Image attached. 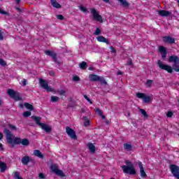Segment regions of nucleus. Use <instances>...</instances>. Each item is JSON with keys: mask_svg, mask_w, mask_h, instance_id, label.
Instances as JSON below:
<instances>
[{"mask_svg": "<svg viewBox=\"0 0 179 179\" xmlns=\"http://www.w3.org/2000/svg\"><path fill=\"white\" fill-rule=\"evenodd\" d=\"M3 132L6 136L7 143H8V145H10L11 148H15V145H20L22 138L18 137L15 138V136L9 129L5 128Z\"/></svg>", "mask_w": 179, "mask_h": 179, "instance_id": "f257e3e1", "label": "nucleus"}, {"mask_svg": "<svg viewBox=\"0 0 179 179\" xmlns=\"http://www.w3.org/2000/svg\"><path fill=\"white\" fill-rule=\"evenodd\" d=\"M126 165L122 166L123 172L127 174H130V176H135L136 174V170H135V166L134 164L130 161H125Z\"/></svg>", "mask_w": 179, "mask_h": 179, "instance_id": "f03ea898", "label": "nucleus"}, {"mask_svg": "<svg viewBox=\"0 0 179 179\" xmlns=\"http://www.w3.org/2000/svg\"><path fill=\"white\" fill-rule=\"evenodd\" d=\"M7 93L9 97H10V99H13L15 101H22V100H23V98H22V94H20V92L15 91L13 89H8L7 90Z\"/></svg>", "mask_w": 179, "mask_h": 179, "instance_id": "7ed1b4c3", "label": "nucleus"}, {"mask_svg": "<svg viewBox=\"0 0 179 179\" xmlns=\"http://www.w3.org/2000/svg\"><path fill=\"white\" fill-rule=\"evenodd\" d=\"M169 62H173V69L176 71V72H179V58L178 56L172 55L169 57Z\"/></svg>", "mask_w": 179, "mask_h": 179, "instance_id": "20e7f679", "label": "nucleus"}, {"mask_svg": "<svg viewBox=\"0 0 179 179\" xmlns=\"http://www.w3.org/2000/svg\"><path fill=\"white\" fill-rule=\"evenodd\" d=\"M89 79L91 80V82H100L101 85H107V81H106L104 78L99 76L96 74H90L89 76Z\"/></svg>", "mask_w": 179, "mask_h": 179, "instance_id": "39448f33", "label": "nucleus"}, {"mask_svg": "<svg viewBox=\"0 0 179 179\" xmlns=\"http://www.w3.org/2000/svg\"><path fill=\"white\" fill-rule=\"evenodd\" d=\"M45 55L51 57L53 62H55V64H57V65H59V66L62 64L61 62L58 61V59L57 58V55L54 50H45Z\"/></svg>", "mask_w": 179, "mask_h": 179, "instance_id": "423d86ee", "label": "nucleus"}, {"mask_svg": "<svg viewBox=\"0 0 179 179\" xmlns=\"http://www.w3.org/2000/svg\"><path fill=\"white\" fill-rule=\"evenodd\" d=\"M157 65L159 69H163L164 71H166L169 73H173V67L169 66L167 64H164L163 62L161 60H158Z\"/></svg>", "mask_w": 179, "mask_h": 179, "instance_id": "0eeeda50", "label": "nucleus"}, {"mask_svg": "<svg viewBox=\"0 0 179 179\" xmlns=\"http://www.w3.org/2000/svg\"><path fill=\"white\" fill-rule=\"evenodd\" d=\"M169 170L172 176L175 177V178L179 179V166L176 164H171L169 166Z\"/></svg>", "mask_w": 179, "mask_h": 179, "instance_id": "6e6552de", "label": "nucleus"}, {"mask_svg": "<svg viewBox=\"0 0 179 179\" xmlns=\"http://www.w3.org/2000/svg\"><path fill=\"white\" fill-rule=\"evenodd\" d=\"M136 97H138V99H141L143 103H150V101H152V99H150V96L146 95V94L145 93L137 92L136 94Z\"/></svg>", "mask_w": 179, "mask_h": 179, "instance_id": "1a4fd4ad", "label": "nucleus"}, {"mask_svg": "<svg viewBox=\"0 0 179 179\" xmlns=\"http://www.w3.org/2000/svg\"><path fill=\"white\" fill-rule=\"evenodd\" d=\"M66 132L67 135H69L71 139H73L74 141H78V136H76V131L73 130L72 128L67 126L66 127Z\"/></svg>", "mask_w": 179, "mask_h": 179, "instance_id": "9d476101", "label": "nucleus"}, {"mask_svg": "<svg viewBox=\"0 0 179 179\" xmlns=\"http://www.w3.org/2000/svg\"><path fill=\"white\" fill-rule=\"evenodd\" d=\"M90 10L94 20L99 22V23H103V17L99 14L97 10L95 8H91Z\"/></svg>", "mask_w": 179, "mask_h": 179, "instance_id": "9b49d317", "label": "nucleus"}, {"mask_svg": "<svg viewBox=\"0 0 179 179\" xmlns=\"http://www.w3.org/2000/svg\"><path fill=\"white\" fill-rule=\"evenodd\" d=\"M39 83L41 87H42L43 89H45L47 92H52V88L51 87L48 86V82L47 80L43 79V78H39Z\"/></svg>", "mask_w": 179, "mask_h": 179, "instance_id": "f8f14e48", "label": "nucleus"}, {"mask_svg": "<svg viewBox=\"0 0 179 179\" xmlns=\"http://www.w3.org/2000/svg\"><path fill=\"white\" fill-rule=\"evenodd\" d=\"M164 43H167L168 44H174L176 43V38L170 36H166L163 37Z\"/></svg>", "mask_w": 179, "mask_h": 179, "instance_id": "ddd939ff", "label": "nucleus"}, {"mask_svg": "<svg viewBox=\"0 0 179 179\" xmlns=\"http://www.w3.org/2000/svg\"><path fill=\"white\" fill-rule=\"evenodd\" d=\"M138 167L140 169L141 177H142V178H146L148 175H146V172H145L142 162H138Z\"/></svg>", "mask_w": 179, "mask_h": 179, "instance_id": "4468645a", "label": "nucleus"}, {"mask_svg": "<svg viewBox=\"0 0 179 179\" xmlns=\"http://www.w3.org/2000/svg\"><path fill=\"white\" fill-rule=\"evenodd\" d=\"M158 15H159V16L167 17V16H170V15H171V13L165 10H159L158 11Z\"/></svg>", "mask_w": 179, "mask_h": 179, "instance_id": "2eb2a0df", "label": "nucleus"}, {"mask_svg": "<svg viewBox=\"0 0 179 179\" xmlns=\"http://www.w3.org/2000/svg\"><path fill=\"white\" fill-rule=\"evenodd\" d=\"M21 162L24 166H27L31 162V159H30V157L24 156L22 158Z\"/></svg>", "mask_w": 179, "mask_h": 179, "instance_id": "dca6fc26", "label": "nucleus"}, {"mask_svg": "<svg viewBox=\"0 0 179 179\" xmlns=\"http://www.w3.org/2000/svg\"><path fill=\"white\" fill-rule=\"evenodd\" d=\"M97 41H99L100 43H106L108 45H110V41H108V39L104 38L103 36H99L96 37Z\"/></svg>", "mask_w": 179, "mask_h": 179, "instance_id": "f3484780", "label": "nucleus"}, {"mask_svg": "<svg viewBox=\"0 0 179 179\" xmlns=\"http://www.w3.org/2000/svg\"><path fill=\"white\" fill-rule=\"evenodd\" d=\"M31 118L33 120L35 121L36 125H38L39 127H41L43 124V123L40 122V121H41V117L32 116Z\"/></svg>", "mask_w": 179, "mask_h": 179, "instance_id": "a211bd4d", "label": "nucleus"}, {"mask_svg": "<svg viewBox=\"0 0 179 179\" xmlns=\"http://www.w3.org/2000/svg\"><path fill=\"white\" fill-rule=\"evenodd\" d=\"M89 150L91 152V153H94L96 152V146L92 143H89L87 145Z\"/></svg>", "mask_w": 179, "mask_h": 179, "instance_id": "6ab92c4d", "label": "nucleus"}, {"mask_svg": "<svg viewBox=\"0 0 179 179\" xmlns=\"http://www.w3.org/2000/svg\"><path fill=\"white\" fill-rule=\"evenodd\" d=\"M34 156H36V157H39V159H44V155L43 153H41V151L38 150H35L34 151Z\"/></svg>", "mask_w": 179, "mask_h": 179, "instance_id": "aec40b11", "label": "nucleus"}, {"mask_svg": "<svg viewBox=\"0 0 179 179\" xmlns=\"http://www.w3.org/2000/svg\"><path fill=\"white\" fill-rule=\"evenodd\" d=\"M50 2L52 3V6H53V8H56L57 9H59L62 8L61 4H59L58 2H57V0H50Z\"/></svg>", "mask_w": 179, "mask_h": 179, "instance_id": "412c9836", "label": "nucleus"}, {"mask_svg": "<svg viewBox=\"0 0 179 179\" xmlns=\"http://www.w3.org/2000/svg\"><path fill=\"white\" fill-rule=\"evenodd\" d=\"M41 128H42V129H43V131H45L48 134H49V132H51V127L44 123L41 126Z\"/></svg>", "mask_w": 179, "mask_h": 179, "instance_id": "4be33fe9", "label": "nucleus"}, {"mask_svg": "<svg viewBox=\"0 0 179 179\" xmlns=\"http://www.w3.org/2000/svg\"><path fill=\"white\" fill-rule=\"evenodd\" d=\"M120 3L121 6L123 8H129V3L127 0H117Z\"/></svg>", "mask_w": 179, "mask_h": 179, "instance_id": "5701e85b", "label": "nucleus"}, {"mask_svg": "<svg viewBox=\"0 0 179 179\" xmlns=\"http://www.w3.org/2000/svg\"><path fill=\"white\" fill-rule=\"evenodd\" d=\"M0 169L1 173H5V171L8 169V165L5 162L0 163Z\"/></svg>", "mask_w": 179, "mask_h": 179, "instance_id": "b1692460", "label": "nucleus"}, {"mask_svg": "<svg viewBox=\"0 0 179 179\" xmlns=\"http://www.w3.org/2000/svg\"><path fill=\"white\" fill-rule=\"evenodd\" d=\"M83 120L84 121V127H89L90 125V120L89 118H87V117L84 116Z\"/></svg>", "mask_w": 179, "mask_h": 179, "instance_id": "393cba45", "label": "nucleus"}, {"mask_svg": "<svg viewBox=\"0 0 179 179\" xmlns=\"http://www.w3.org/2000/svg\"><path fill=\"white\" fill-rule=\"evenodd\" d=\"M24 107H26V108L27 110H30V111H33V110H34V106H33V105L26 102L24 103Z\"/></svg>", "mask_w": 179, "mask_h": 179, "instance_id": "a878e982", "label": "nucleus"}, {"mask_svg": "<svg viewBox=\"0 0 179 179\" xmlns=\"http://www.w3.org/2000/svg\"><path fill=\"white\" fill-rule=\"evenodd\" d=\"M124 149L127 150L128 152L132 150V145L131 144L124 143Z\"/></svg>", "mask_w": 179, "mask_h": 179, "instance_id": "bb28decb", "label": "nucleus"}, {"mask_svg": "<svg viewBox=\"0 0 179 179\" xmlns=\"http://www.w3.org/2000/svg\"><path fill=\"white\" fill-rule=\"evenodd\" d=\"M79 66L80 69L85 70L87 68V63H86V62H83L80 63Z\"/></svg>", "mask_w": 179, "mask_h": 179, "instance_id": "cd10ccee", "label": "nucleus"}, {"mask_svg": "<svg viewBox=\"0 0 179 179\" xmlns=\"http://www.w3.org/2000/svg\"><path fill=\"white\" fill-rule=\"evenodd\" d=\"M20 143L22 144L23 146H29V139H27V138L21 139Z\"/></svg>", "mask_w": 179, "mask_h": 179, "instance_id": "c85d7f7f", "label": "nucleus"}, {"mask_svg": "<svg viewBox=\"0 0 179 179\" xmlns=\"http://www.w3.org/2000/svg\"><path fill=\"white\" fill-rule=\"evenodd\" d=\"M55 174L56 176H59L60 177H65V173H64V171L57 169V171L55 172Z\"/></svg>", "mask_w": 179, "mask_h": 179, "instance_id": "c756f323", "label": "nucleus"}, {"mask_svg": "<svg viewBox=\"0 0 179 179\" xmlns=\"http://www.w3.org/2000/svg\"><path fill=\"white\" fill-rule=\"evenodd\" d=\"M50 170H52V171L55 173V172H57L58 170V166L56 164L51 165Z\"/></svg>", "mask_w": 179, "mask_h": 179, "instance_id": "7c9ffc66", "label": "nucleus"}, {"mask_svg": "<svg viewBox=\"0 0 179 179\" xmlns=\"http://www.w3.org/2000/svg\"><path fill=\"white\" fill-rule=\"evenodd\" d=\"M14 178L15 179H23V178L20 177V173L18 171L14 172Z\"/></svg>", "mask_w": 179, "mask_h": 179, "instance_id": "2f4dec72", "label": "nucleus"}, {"mask_svg": "<svg viewBox=\"0 0 179 179\" xmlns=\"http://www.w3.org/2000/svg\"><path fill=\"white\" fill-rule=\"evenodd\" d=\"M140 112L141 113L142 115L145 117V118H148V117H149L148 113L146 112V110H145V109H140Z\"/></svg>", "mask_w": 179, "mask_h": 179, "instance_id": "473e14b6", "label": "nucleus"}, {"mask_svg": "<svg viewBox=\"0 0 179 179\" xmlns=\"http://www.w3.org/2000/svg\"><path fill=\"white\" fill-rule=\"evenodd\" d=\"M159 52H161V54L167 52V50H166V48H164V46H159Z\"/></svg>", "mask_w": 179, "mask_h": 179, "instance_id": "72a5a7b5", "label": "nucleus"}, {"mask_svg": "<svg viewBox=\"0 0 179 179\" xmlns=\"http://www.w3.org/2000/svg\"><path fill=\"white\" fill-rule=\"evenodd\" d=\"M51 101L52 103H57V101H59V97L58 96H51Z\"/></svg>", "mask_w": 179, "mask_h": 179, "instance_id": "f704fd0d", "label": "nucleus"}, {"mask_svg": "<svg viewBox=\"0 0 179 179\" xmlns=\"http://www.w3.org/2000/svg\"><path fill=\"white\" fill-rule=\"evenodd\" d=\"M94 34L95 36H99V34H101V30L100 29H99V27H96Z\"/></svg>", "mask_w": 179, "mask_h": 179, "instance_id": "c9c22d12", "label": "nucleus"}, {"mask_svg": "<svg viewBox=\"0 0 179 179\" xmlns=\"http://www.w3.org/2000/svg\"><path fill=\"white\" fill-rule=\"evenodd\" d=\"M30 115H31V112H30V111H25V112H24V113H23V116H24L25 118H27V117H30Z\"/></svg>", "mask_w": 179, "mask_h": 179, "instance_id": "e433bc0d", "label": "nucleus"}, {"mask_svg": "<svg viewBox=\"0 0 179 179\" xmlns=\"http://www.w3.org/2000/svg\"><path fill=\"white\" fill-rule=\"evenodd\" d=\"M0 13H1V15H6V16H9V13L6 12V11H4L1 8H0Z\"/></svg>", "mask_w": 179, "mask_h": 179, "instance_id": "4c0bfd02", "label": "nucleus"}, {"mask_svg": "<svg viewBox=\"0 0 179 179\" xmlns=\"http://www.w3.org/2000/svg\"><path fill=\"white\" fill-rule=\"evenodd\" d=\"M80 10H82V12H84V13H86V12H87V8H86L83 6H80Z\"/></svg>", "mask_w": 179, "mask_h": 179, "instance_id": "58836bf2", "label": "nucleus"}, {"mask_svg": "<svg viewBox=\"0 0 179 179\" xmlns=\"http://www.w3.org/2000/svg\"><path fill=\"white\" fill-rule=\"evenodd\" d=\"M95 111L100 115V117L101 115H103V110H100V108H96Z\"/></svg>", "mask_w": 179, "mask_h": 179, "instance_id": "ea45409f", "label": "nucleus"}, {"mask_svg": "<svg viewBox=\"0 0 179 179\" xmlns=\"http://www.w3.org/2000/svg\"><path fill=\"white\" fill-rule=\"evenodd\" d=\"M0 65H1V66H6V62L1 58H0Z\"/></svg>", "mask_w": 179, "mask_h": 179, "instance_id": "a19ab883", "label": "nucleus"}, {"mask_svg": "<svg viewBox=\"0 0 179 179\" xmlns=\"http://www.w3.org/2000/svg\"><path fill=\"white\" fill-rule=\"evenodd\" d=\"M73 80L74 82H79V80H80V78H79L78 76H75L73 77Z\"/></svg>", "mask_w": 179, "mask_h": 179, "instance_id": "79ce46f5", "label": "nucleus"}, {"mask_svg": "<svg viewBox=\"0 0 179 179\" xmlns=\"http://www.w3.org/2000/svg\"><path fill=\"white\" fill-rule=\"evenodd\" d=\"M56 17L59 20H64V19H65V17H64V15H57Z\"/></svg>", "mask_w": 179, "mask_h": 179, "instance_id": "37998d69", "label": "nucleus"}, {"mask_svg": "<svg viewBox=\"0 0 179 179\" xmlns=\"http://www.w3.org/2000/svg\"><path fill=\"white\" fill-rule=\"evenodd\" d=\"M8 127H9L10 129H12L13 131H16V129H17L16 127L13 124H9Z\"/></svg>", "mask_w": 179, "mask_h": 179, "instance_id": "c03bdc74", "label": "nucleus"}, {"mask_svg": "<svg viewBox=\"0 0 179 179\" xmlns=\"http://www.w3.org/2000/svg\"><path fill=\"white\" fill-rule=\"evenodd\" d=\"M173 113L171 111H169L166 113V117H168V118H171V117H173Z\"/></svg>", "mask_w": 179, "mask_h": 179, "instance_id": "a18cd8bd", "label": "nucleus"}, {"mask_svg": "<svg viewBox=\"0 0 179 179\" xmlns=\"http://www.w3.org/2000/svg\"><path fill=\"white\" fill-rule=\"evenodd\" d=\"M84 99H86L90 104H93V102L92 101V99L87 97V95H84Z\"/></svg>", "mask_w": 179, "mask_h": 179, "instance_id": "49530a36", "label": "nucleus"}, {"mask_svg": "<svg viewBox=\"0 0 179 179\" xmlns=\"http://www.w3.org/2000/svg\"><path fill=\"white\" fill-rule=\"evenodd\" d=\"M66 93V92H65V90H62L59 92V94H60V96H65Z\"/></svg>", "mask_w": 179, "mask_h": 179, "instance_id": "de8ad7c7", "label": "nucleus"}, {"mask_svg": "<svg viewBox=\"0 0 179 179\" xmlns=\"http://www.w3.org/2000/svg\"><path fill=\"white\" fill-rule=\"evenodd\" d=\"M152 83H153V81L152 80H147V85H148L149 87H150V86H152Z\"/></svg>", "mask_w": 179, "mask_h": 179, "instance_id": "09e8293b", "label": "nucleus"}, {"mask_svg": "<svg viewBox=\"0 0 179 179\" xmlns=\"http://www.w3.org/2000/svg\"><path fill=\"white\" fill-rule=\"evenodd\" d=\"M110 50H111V52H113V53H115V52H117V50H115V48H114V47H113V46H110Z\"/></svg>", "mask_w": 179, "mask_h": 179, "instance_id": "8fccbe9b", "label": "nucleus"}, {"mask_svg": "<svg viewBox=\"0 0 179 179\" xmlns=\"http://www.w3.org/2000/svg\"><path fill=\"white\" fill-rule=\"evenodd\" d=\"M162 54V57L163 59H166V57H167V52L165 53H161Z\"/></svg>", "mask_w": 179, "mask_h": 179, "instance_id": "3c124183", "label": "nucleus"}, {"mask_svg": "<svg viewBox=\"0 0 179 179\" xmlns=\"http://www.w3.org/2000/svg\"><path fill=\"white\" fill-rule=\"evenodd\" d=\"M15 9H16V10L19 12V13H22V12H23V10H22V8H20L18 7H15Z\"/></svg>", "mask_w": 179, "mask_h": 179, "instance_id": "603ef678", "label": "nucleus"}, {"mask_svg": "<svg viewBox=\"0 0 179 179\" xmlns=\"http://www.w3.org/2000/svg\"><path fill=\"white\" fill-rule=\"evenodd\" d=\"M39 178H42V179L45 178V176H44V173H39Z\"/></svg>", "mask_w": 179, "mask_h": 179, "instance_id": "864d4df0", "label": "nucleus"}, {"mask_svg": "<svg viewBox=\"0 0 179 179\" xmlns=\"http://www.w3.org/2000/svg\"><path fill=\"white\" fill-rule=\"evenodd\" d=\"M27 85V80L23 79L22 80V86H26Z\"/></svg>", "mask_w": 179, "mask_h": 179, "instance_id": "5fc2aeb1", "label": "nucleus"}, {"mask_svg": "<svg viewBox=\"0 0 179 179\" xmlns=\"http://www.w3.org/2000/svg\"><path fill=\"white\" fill-rule=\"evenodd\" d=\"M49 75L50 76H55V73L53 71L49 72Z\"/></svg>", "mask_w": 179, "mask_h": 179, "instance_id": "6e6d98bb", "label": "nucleus"}, {"mask_svg": "<svg viewBox=\"0 0 179 179\" xmlns=\"http://www.w3.org/2000/svg\"><path fill=\"white\" fill-rule=\"evenodd\" d=\"M127 65H129V66H131L132 65V60H129L127 62Z\"/></svg>", "mask_w": 179, "mask_h": 179, "instance_id": "4d7b16f0", "label": "nucleus"}, {"mask_svg": "<svg viewBox=\"0 0 179 179\" xmlns=\"http://www.w3.org/2000/svg\"><path fill=\"white\" fill-rule=\"evenodd\" d=\"M0 40H3V35L2 34V31H0Z\"/></svg>", "mask_w": 179, "mask_h": 179, "instance_id": "13d9d810", "label": "nucleus"}, {"mask_svg": "<svg viewBox=\"0 0 179 179\" xmlns=\"http://www.w3.org/2000/svg\"><path fill=\"white\" fill-rule=\"evenodd\" d=\"M123 74H124V73H122V71H118V72L117 73V76L123 75Z\"/></svg>", "mask_w": 179, "mask_h": 179, "instance_id": "bf43d9fd", "label": "nucleus"}, {"mask_svg": "<svg viewBox=\"0 0 179 179\" xmlns=\"http://www.w3.org/2000/svg\"><path fill=\"white\" fill-rule=\"evenodd\" d=\"M3 138V134L0 132V140L2 139Z\"/></svg>", "mask_w": 179, "mask_h": 179, "instance_id": "052dcab7", "label": "nucleus"}, {"mask_svg": "<svg viewBox=\"0 0 179 179\" xmlns=\"http://www.w3.org/2000/svg\"><path fill=\"white\" fill-rule=\"evenodd\" d=\"M20 108H24V105H23L22 103H20Z\"/></svg>", "mask_w": 179, "mask_h": 179, "instance_id": "680f3d73", "label": "nucleus"}, {"mask_svg": "<svg viewBox=\"0 0 179 179\" xmlns=\"http://www.w3.org/2000/svg\"><path fill=\"white\" fill-rule=\"evenodd\" d=\"M17 5H19V3H20V0H15Z\"/></svg>", "mask_w": 179, "mask_h": 179, "instance_id": "e2e57ef3", "label": "nucleus"}, {"mask_svg": "<svg viewBox=\"0 0 179 179\" xmlns=\"http://www.w3.org/2000/svg\"><path fill=\"white\" fill-rule=\"evenodd\" d=\"M103 2H105L106 3H108L110 2V0H102Z\"/></svg>", "mask_w": 179, "mask_h": 179, "instance_id": "0e129e2a", "label": "nucleus"}, {"mask_svg": "<svg viewBox=\"0 0 179 179\" xmlns=\"http://www.w3.org/2000/svg\"><path fill=\"white\" fill-rule=\"evenodd\" d=\"M3 145L2 143H0V149H1V150H3Z\"/></svg>", "mask_w": 179, "mask_h": 179, "instance_id": "69168bd1", "label": "nucleus"}, {"mask_svg": "<svg viewBox=\"0 0 179 179\" xmlns=\"http://www.w3.org/2000/svg\"><path fill=\"white\" fill-rule=\"evenodd\" d=\"M88 69L89 71H94V68L93 67H90Z\"/></svg>", "mask_w": 179, "mask_h": 179, "instance_id": "338daca9", "label": "nucleus"}, {"mask_svg": "<svg viewBox=\"0 0 179 179\" xmlns=\"http://www.w3.org/2000/svg\"><path fill=\"white\" fill-rule=\"evenodd\" d=\"M101 117L102 120H106V117L104 115H103V114H102V115H101Z\"/></svg>", "mask_w": 179, "mask_h": 179, "instance_id": "774afa93", "label": "nucleus"}]
</instances>
